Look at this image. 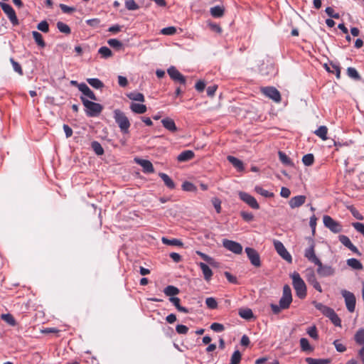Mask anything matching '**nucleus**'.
I'll return each mask as SVG.
<instances>
[{
	"mask_svg": "<svg viewBox=\"0 0 364 364\" xmlns=\"http://www.w3.org/2000/svg\"><path fill=\"white\" fill-rule=\"evenodd\" d=\"M176 331L178 334H186L188 331V328L182 324H178L176 327Z\"/></svg>",
	"mask_w": 364,
	"mask_h": 364,
	"instance_id": "nucleus-60",
	"label": "nucleus"
},
{
	"mask_svg": "<svg viewBox=\"0 0 364 364\" xmlns=\"http://www.w3.org/2000/svg\"><path fill=\"white\" fill-rule=\"evenodd\" d=\"M316 265L318 266L316 270L318 274L322 277H330L335 273V270L331 266L323 265L321 261L320 263H317Z\"/></svg>",
	"mask_w": 364,
	"mask_h": 364,
	"instance_id": "nucleus-15",
	"label": "nucleus"
},
{
	"mask_svg": "<svg viewBox=\"0 0 364 364\" xmlns=\"http://www.w3.org/2000/svg\"><path fill=\"white\" fill-rule=\"evenodd\" d=\"M161 33L163 34V35H166V36H171V35H173L176 33V27L174 26H168V27H166V28H164L161 31Z\"/></svg>",
	"mask_w": 364,
	"mask_h": 364,
	"instance_id": "nucleus-54",
	"label": "nucleus"
},
{
	"mask_svg": "<svg viewBox=\"0 0 364 364\" xmlns=\"http://www.w3.org/2000/svg\"><path fill=\"white\" fill-rule=\"evenodd\" d=\"M78 89L83 95L92 100H97L96 95L85 83L78 85Z\"/></svg>",
	"mask_w": 364,
	"mask_h": 364,
	"instance_id": "nucleus-17",
	"label": "nucleus"
},
{
	"mask_svg": "<svg viewBox=\"0 0 364 364\" xmlns=\"http://www.w3.org/2000/svg\"><path fill=\"white\" fill-rule=\"evenodd\" d=\"M195 154L193 151L186 150L182 151L178 156L177 160L181 162L188 161L193 159Z\"/></svg>",
	"mask_w": 364,
	"mask_h": 364,
	"instance_id": "nucleus-21",
	"label": "nucleus"
},
{
	"mask_svg": "<svg viewBox=\"0 0 364 364\" xmlns=\"http://www.w3.org/2000/svg\"><path fill=\"white\" fill-rule=\"evenodd\" d=\"M130 109L136 114H144L146 112L147 107L144 104L132 103Z\"/></svg>",
	"mask_w": 364,
	"mask_h": 364,
	"instance_id": "nucleus-22",
	"label": "nucleus"
},
{
	"mask_svg": "<svg viewBox=\"0 0 364 364\" xmlns=\"http://www.w3.org/2000/svg\"><path fill=\"white\" fill-rule=\"evenodd\" d=\"M300 346H301V348L303 351H312L313 350V348L309 344V341L305 338H302L300 339Z\"/></svg>",
	"mask_w": 364,
	"mask_h": 364,
	"instance_id": "nucleus-42",
	"label": "nucleus"
},
{
	"mask_svg": "<svg viewBox=\"0 0 364 364\" xmlns=\"http://www.w3.org/2000/svg\"><path fill=\"white\" fill-rule=\"evenodd\" d=\"M164 294L166 296H173L179 293V289L174 286H168L164 289Z\"/></svg>",
	"mask_w": 364,
	"mask_h": 364,
	"instance_id": "nucleus-38",
	"label": "nucleus"
},
{
	"mask_svg": "<svg viewBox=\"0 0 364 364\" xmlns=\"http://www.w3.org/2000/svg\"><path fill=\"white\" fill-rule=\"evenodd\" d=\"M80 100L85 107V112L88 117H97L102 112L103 107L100 104L90 101L84 97H80Z\"/></svg>",
	"mask_w": 364,
	"mask_h": 364,
	"instance_id": "nucleus-4",
	"label": "nucleus"
},
{
	"mask_svg": "<svg viewBox=\"0 0 364 364\" xmlns=\"http://www.w3.org/2000/svg\"><path fill=\"white\" fill-rule=\"evenodd\" d=\"M304 257L314 264L320 263V259L315 253V242L312 239H309V247L305 250Z\"/></svg>",
	"mask_w": 364,
	"mask_h": 364,
	"instance_id": "nucleus-8",
	"label": "nucleus"
},
{
	"mask_svg": "<svg viewBox=\"0 0 364 364\" xmlns=\"http://www.w3.org/2000/svg\"><path fill=\"white\" fill-rule=\"evenodd\" d=\"M353 227L364 236V224L361 223H353Z\"/></svg>",
	"mask_w": 364,
	"mask_h": 364,
	"instance_id": "nucleus-61",
	"label": "nucleus"
},
{
	"mask_svg": "<svg viewBox=\"0 0 364 364\" xmlns=\"http://www.w3.org/2000/svg\"><path fill=\"white\" fill-rule=\"evenodd\" d=\"M223 245L228 250L231 251L235 254L239 255L242 252V246L239 242L232 240L224 239L223 240Z\"/></svg>",
	"mask_w": 364,
	"mask_h": 364,
	"instance_id": "nucleus-12",
	"label": "nucleus"
},
{
	"mask_svg": "<svg viewBox=\"0 0 364 364\" xmlns=\"http://www.w3.org/2000/svg\"><path fill=\"white\" fill-rule=\"evenodd\" d=\"M242 355L239 350H235L232 355L230 364H239L241 361Z\"/></svg>",
	"mask_w": 364,
	"mask_h": 364,
	"instance_id": "nucleus-46",
	"label": "nucleus"
},
{
	"mask_svg": "<svg viewBox=\"0 0 364 364\" xmlns=\"http://www.w3.org/2000/svg\"><path fill=\"white\" fill-rule=\"evenodd\" d=\"M314 133L323 141L328 139V128L326 126H320Z\"/></svg>",
	"mask_w": 364,
	"mask_h": 364,
	"instance_id": "nucleus-26",
	"label": "nucleus"
},
{
	"mask_svg": "<svg viewBox=\"0 0 364 364\" xmlns=\"http://www.w3.org/2000/svg\"><path fill=\"white\" fill-rule=\"evenodd\" d=\"M323 222L325 227L333 233H339L343 230L342 225L329 215H324L323 218Z\"/></svg>",
	"mask_w": 364,
	"mask_h": 364,
	"instance_id": "nucleus-5",
	"label": "nucleus"
},
{
	"mask_svg": "<svg viewBox=\"0 0 364 364\" xmlns=\"http://www.w3.org/2000/svg\"><path fill=\"white\" fill-rule=\"evenodd\" d=\"M10 61L13 65L14 70L19 75H22L23 70L21 65L18 63L16 62L12 58L10 59Z\"/></svg>",
	"mask_w": 364,
	"mask_h": 364,
	"instance_id": "nucleus-55",
	"label": "nucleus"
},
{
	"mask_svg": "<svg viewBox=\"0 0 364 364\" xmlns=\"http://www.w3.org/2000/svg\"><path fill=\"white\" fill-rule=\"evenodd\" d=\"M348 210L351 213V214L353 215L354 218H355L357 220H363V216L360 213V212L353 205L349 206Z\"/></svg>",
	"mask_w": 364,
	"mask_h": 364,
	"instance_id": "nucleus-52",
	"label": "nucleus"
},
{
	"mask_svg": "<svg viewBox=\"0 0 364 364\" xmlns=\"http://www.w3.org/2000/svg\"><path fill=\"white\" fill-rule=\"evenodd\" d=\"M162 242L165 245H174V246H183V242L178 239L169 240L166 237H162Z\"/></svg>",
	"mask_w": 364,
	"mask_h": 364,
	"instance_id": "nucleus-41",
	"label": "nucleus"
},
{
	"mask_svg": "<svg viewBox=\"0 0 364 364\" xmlns=\"http://www.w3.org/2000/svg\"><path fill=\"white\" fill-rule=\"evenodd\" d=\"M1 318L11 326L16 325V321L11 314H3L1 315Z\"/></svg>",
	"mask_w": 364,
	"mask_h": 364,
	"instance_id": "nucleus-31",
	"label": "nucleus"
},
{
	"mask_svg": "<svg viewBox=\"0 0 364 364\" xmlns=\"http://www.w3.org/2000/svg\"><path fill=\"white\" fill-rule=\"evenodd\" d=\"M341 295L344 298L345 304L348 311L353 313L355 309L356 299L355 295L346 289L341 290Z\"/></svg>",
	"mask_w": 364,
	"mask_h": 364,
	"instance_id": "nucleus-6",
	"label": "nucleus"
},
{
	"mask_svg": "<svg viewBox=\"0 0 364 364\" xmlns=\"http://www.w3.org/2000/svg\"><path fill=\"white\" fill-rule=\"evenodd\" d=\"M228 160L230 163L232 164V166L236 168L238 171H243L244 170V165L241 160L237 159L235 156H228Z\"/></svg>",
	"mask_w": 364,
	"mask_h": 364,
	"instance_id": "nucleus-23",
	"label": "nucleus"
},
{
	"mask_svg": "<svg viewBox=\"0 0 364 364\" xmlns=\"http://www.w3.org/2000/svg\"><path fill=\"white\" fill-rule=\"evenodd\" d=\"M136 162L143 168L144 173H151L154 172V168L151 161L145 159H137Z\"/></svg>",
	"mask_w": 364,
	"mask_h": 364,
	"instance_id": "nucleus-18",
	"label": "nucleus"
},
{
	"mask_svg": "<svg viewBox=\"0 0 364 364\" xmlns=\"http://www.w3.org/2000/svg\"><path fill=\"white\" fill-rule=\"evenodd\" d=\"M127 97L133 101L144 102L145 101L144 96L141 92H133L127 95Z\"/></svg>",
	"mask_w": 364,
	"mask_h": 364,
	"instance_id": "nucleus-29",
	"label": "nucleus"
},
{
	"mask_svg": "<svg viewBox=\"0 0 364 364\" xmlns=\"http://www.w3.org/2000/svg\"><path fill=\"white\" fill-rule=\"evenodd\" d=\"M239 196L242 201L246 203L252 208L255 210H258L259 208V205L256 199L249 193L245 192H240Z\"/></svg>",
	"mask_w": 364,
	"mask_h": 364,
	"instance_id": "nucleus-13",
	"label": "nucleus"
},
{
	"mask_svg": "<svg viewBox=\"0 0 364 364\" xmlns=\"http://www.w3.org/2000/svg\"><path fill=\"white\" fill-rule=\"evenodd\" d=\"M291 278L292 279V285L296 296L301 299L306 298L307 294L306 286L300 274L294 272L291 274Z\"/></svg>",
	"mask_w": 364,
	"mask_h": 364,
	"instance_id": "nucleus-3",
	"label": "nucleus"
},
{
	"mask_svg": "<svg viewBox=\"0 0 364 364\" xmlns=\"http://www.w3.org/2000/svg\"><path fill=\"white\" fill-rule=\"evenodd\" d=\"M306 281L311 284L312 282L315 281L316 279L314 271L313 269H307L306 270Z\"/></svg>",
	"mask_w": 364,
	"mask_h": 364,
	"instance_id": "nucleus-49",
	"label": "nucleus"
},
{
	"mask_svg": "<svg viewBox=\"0 0 364 364\" xmlns=\"http://www.w3.org/2000/svg\"><path fill=\"white\" fill-rule=\"evenodd\" d=\"M245 252L251 264L255 267H261V260L259 253L252 247H246Z\"/></svg>",
	"mask_w": 364,
	"mask_h": 364,
	"instance_id": "nucleus-11",
	"label": "nucleus"
},
{
	"mask_svg": "<svg viewBox=\"0 0 364 364\" xmlns=\"http://www.w3.org/2000/svg\"><path fill=\"white\" fill-rule=\"evenodd\" d=\"M306 199V196L301 195L292 197L289 201V206L292 209L299 208L305 203Z\"/></svg>",
	"mask_w": 364,
	"mask_h": 364,
	"instance_id": "nucleus-16",
	"label": "nucleus"
},
{
	"mask_svg": "<svg viewBox=\"0 0 364 364\" xmlns=\"http://www.w3.org/2000/svg\"><path fill=\"white\" fill-rule=\"evenodd\" d=\"M32 35L38 46L43 48L45 46V42L42 35L39 32L35 31L32 32Z\"/></svg>",
	"mask_w": 364,
	"mask_h": 364,
	"instance_id": "nucleus-36",
	"label": "nucleus"
},
{
	"mask_svg": "<svg viewBox=\"0 0 364 364\" xmlns=\"http://www.w3.org/2000/svg\"><path fill=\"white\" fill-rule=\"evenodd\" d=\"M347 264L353 269L360 270L363 269L362 263L357 259L350 258L347 260Z\"/></svg>",
	"mask_w": 364,
	"mask_h": 364,
	"instance_id": "nucleus-30",
	"label": "nucleus"
},
{
	"mask_svg": "<svg viewBox=\"0 0 364 364\" xmlns=\"http://www.w3.org/2000/svg\"><path fill=\"white\" fill-rule=\"evenodd\" d=\"M306 362L307 364H329L330 359H316L313 358H306Z\"/></svg>",
	"mask_w": 364,
	"mask_h": 364,
	"instance_id": "nucleus-34",
	"label": "nucleus"
},
{
	"mask_svg": "<svg viewBox=\"0 0 364 364\" xmlns=\"http://www.w3.org/2000/svg\"><path fill=\"white\" fill-rule=\"evenodd\" d=\"M336 326H341V321L336 312L328 318Z\"/></svg>",
	"mask_w": 364,
	"mask_h": 364,
	"instance_id": "nucleus-57",
	"label": "nucleus"
},
{
	"mask_svg": "<svg viewBox=\"0 0 364 364\" xmlns=\"http://www.w3.org/2000/svg\"><path fill=\"white\" fill-rule=\"evenodd\" d=\"M113 114L114 121L117 124L121 132L124 134H129L131 123L125 113L119 109H116L114 110Z\"/></svg>",
	"mask_w": 364,
	"mask_h": 364,
	"instance_id": "nucleus-2",
	"label": "nucleus"
},
{
	"mask_svg": "<svg viewBox=\"0 0 364 364\" xmlns=\"http://www.w3.org/2000/svg\"><path fill=\"white\" fill-rule=\"evenodd\" d=\"M91 147L97 155L101 156L104 154V149L98 141H92L91 144Z\"/></svg>",
	"mask_w": 364,
	"mask_h": 364,
	"instance_id": "nucleus-37",
	"label": "nucleus"
},
{
	"mask_svg": "<svg viewBox=\"0 0 364 364\" xmlns=\"http://www.w3.org/2000/svg\"><path fill=\"white\" fill-rule=\"evenodd\" d=\"M198 265L203 272L205 280L209 282L213 276V271L206 264L203 262L198 263Z\"/></svg>",
	"mask_w": 364,
	"mask_h": 364,
	"instance_id": "nucleus-20",
	"label": "nucleus"
},
{
	"mask_svg": "<svg viewBox=\"0 0 364 364\" xmlns=\"http://www.w3.org/2000/svg\"><path fill=\"white\" fill-rule=\"evenodd\" d=\"M307 333L309 334V336L314 339H317L318 338V333H317V329H316V327L315 326H311V328H309L307 331Z\"/></svg>",
	"mask_w": 364,
	"mask_h": 364,
	"instance_id": "nucleus-63",
	"label": "nucleus"
},
{
	"mask_svg": "<svg viewBox=\"0 0 364 364\" xmlns=\"http://www.w3.org/2000/svg\"><path fill=\"white\" fill-rule=\"evenodd\" d=\"M98 53L101 55V57L103 58H108L112 56V50L106 46L101 47L99 49Z\"/></svg>",
	"mask_w": 364,
	"mask_h": 364,
	"instance_id": "nucleus-40",
	"label": "nucleus"
},
{
	"mask_svg": "<svg viewBox=\"0 0 364 364\" xmlns=\"http://www.w3.org/2000/svg\"><path fill=\"white\" fill-rule=\"evenodd\" d=\"M210 14L215 18H220L224 15L225 9L223 6H215L210 9Z\"/></svg>",
	"mask_w": 364,
	"mask_h": 364,
	"instance_id": "nucleus-28",
	"label": "nucleus"
},
{
	"mask_svg": "<svg viewBox=\"0 0 364 364\" xmlns=\"http://www.w3.org/2000/svg\"><path fill=\"white\" fill-rule=\"evenodd\" d=\"M347 74L350 77H351L354 80H359L360 79V76L359 73H358L356 69L354 68H351V67L348 68L347 69Z\"/></svg>",
	"mask_w": 364,
	"mask_h": 364,
	"instance_id": "nucleus-45",
	"label": "nucleus"
},
{
	"mask_svg": "<svg viewBox=\"0 0 364 364\" xmlns=\"http://www.w3.org/2000/svg\"><path fill=\"white\" fill-rule=\"evenodd\" d=\"M355 341L358 345H364V328H360L355 334Z\"/></svg>",
	"mask_w": 364,
	"mask_h": 364,
	"instance_id": "nucleus-32",
	"label": "nucleus"
},
{
	"mask_svg": "<svg viewBox=\"0 0 364 364\" xmlns=\"http://www.w3.org/2000/svg\"><path fill=\"white\" fill-rule=\"evenodd\" d=\"M240 215L242 218V219L247 222H250L254 219L253 214L249 212L242 211L240 213Z\"/></svg>",
	"mask_w": 364,
	"mask_h": 364,
	"instance_id": "nucleus-59",
	"label": "nucleus"
},
{
	"mask_svg": "<svg viewBox=\"0 0 364 364\" xmlns=\"http://www.w3.org/2000/svg\"><path fill=\"white\" fill-rule=\"evenodd\" d=\"M212 203L218 213L221 212V200L218 198H213L212 199Z\"/></svg>",
	"mask_w": 364,
	"mask_h": 364,
	"instance_id": "nucleus-58",
	"label": "nucleus"
},
{
	"mask_svg": "<svg viewBox=\"0 0 364 364\" xmlns=\"http://www.w3.org/2000/svg\"><path fill=\"white\" fill-rule=\"evenodd\" d=\"M56 26L59 31L63 33L68 35L71 33L70 28L65 23L59 21L57 23Z\"/></svg>",
	"mask_w": 364,
	"mask_h": 364,
	"instance_id": "nucleus-39",
	"label": "nucleus"
},
{
	"mask_svg": "<svg viewBox=\"0 0 364 364\" xmlns=\"http://www.w3.org/2000/svg\"><path fill=\"white\" fill-rule=\"evenodd\" d=\"M87 81L95 89H101L104 87L103 82L97 78H88Z\"/></svg>",
	"mask_w": 364,
	"mask_h": 364,
	"instance_id": "nucleus-35",
	"label": "nucleus"
},
{
	"mask_svg": "<svg viewBox=\"0 0 364 364\" xmlns=\"http://www.w3.org/2000/svg\"><path fill=\"white\" fill-rule=\"evenodd\" d=\"M238 314L242 318L249 320L254 317L252 311L249 308H242L238 311Z\"/></svg>",
	"mask_w": 364,
	"mask_h": 364,
	"instance_id": "nucleus-27",
	"label": "nucleus"
},
{
	"mask_svg": "<svg viewBox=\"0 0 364 364\" xmlns=\"http://www.w3.org/2000/svg\"><path fill=\"white\" fill-rule=\"evenodd\" d=\"M338 238L339 241L347 248H349L353 245L350 240L346 235H341Z\"/></svg>",
	"mask_w": 364,
	"mask_h": 364,
	"instance_id": "nucleus-53",
	"label": "nucleus"
},
{
	"mask_svg": "<svg viewBox=\"0 0 364 364\" xmlns=\"http://www.w3.org/2000/svg\"><path fill=\"white\" fill-rule=\"evenodd\" d=\"M159 176L164 181V184L170 189H174L175 188V183L173 181V180L166 174L164 173H159Z\"/></svg>",
	"mask_w": 364,
	"mask_h": 364,
	"instance_id": "nucleus-24",
	"label": "nucleus"
},
{
	"mask_svg": "<svg viewBox=\"0 0 364 364\" xmlns=\"http://www.w3.org/2000/svg\"><path fill=\"white\" fill-rule=\"evenodd\" d=\"M182 189L185 191L191 192H194L197 190L196 186L193 183L188 181H185L184 183H183Z\"/></svg>",
	"mask_w": 364,
	"mask_h": 364,
	"instance_id": "nucleus-48",
	"label": "nucleus"
},
{
	"mask_svg": "<svg viewBox=\"0 0 364 364\" xmlns=\"http://www.w3.org/2000/svg\"><path fill=\"white\" fill-rule=\"evenodd\" d=\"M125 6L129 11H135L139 8L134 0H126Z\"/></svg>",
	"mask_w": 364,
	"mask_h": 364,
	"instance_id": "nucleus-51",
	"label": "nucleus"
},
{
	"mask_svg": "<svg viewBox=\"0 0 364 364\" xmlns=\"http://www.w3.org/2000/svg\"><path fill=\"white\" fill-rule=\"evenodd\" d=\"M302 162L305 166H311L314 162V156L312 154H307L302 158Z\"/></svg>",
	"mask_w": 364,
	"mask_h": 364,
	"instance_id": "nucleus-44",
	"label": "nucleus"
},
{
	"mask_svg": "<svg viewBox=\"0 0 364 364\" xmlns=\"http://www.w3.org/2000/svg\"><path fill=\"white\" fill-rule=\"evenodd\" d=\"M274 246L277 253L286 261L291 263L292 257L289 252L287 250L283 243L279 240L274 241Z\"/></svg>",
	"mask_w": 364,
	"mask_h": 364,
	"instance_id": "nucleus-10",
	"label": "nucleus"
},
{
	"mask_svg": "<svg viewBox=\"0 0 364 364\" xmlns=\"http://www.w3.org/2000/svg\"><path fill=\"white\" fill-rule=\"evenodd\" d=\"M279 158L280 161L286 166H294V162L283 151H279L278 152Z\"/></svg>",
	"mask_w": 364,
	"mask_h": 364,
	"instance_id": "nucleus-25",
	"label": "nucleus"
},
{
	"mask_svg": "<svg viewBox=\"0 0 364 364\" xmlns=\"http://www.w3.org/2000/svg\"><path fill=\"white\" fill-rule=\"evenodd\" d=\"M326 14L333 18L338 19L340 18V15L338 13H336L334 9L332 7H327L325 10Z\"/></svg>",
	"mask_w": 364,
	"mask_h": 364,
	"instance_id": "nucleus-56",
	"label": "nucleus"
},
{
	"mask_svg": "<svg viewBox=\"0 0 364 364\" xmlns=\"http://www.w3.org/2000/svg\"><path fill=\"white\" fill-rule=\"evenodd\" d=\"M255 190L258 194H259L265 198H272L274 196L273 193H271V192L262 188L260 186H256Z\"/></svg>",
	"mask_w": 364,
	"mask_h": 364,
	"instance_id": "nucleus-43",
	"label": "nucleus"
},
{
	"mask_svg": "<svg viewBox=\"0 0 364 364\" xmlns=\"http://www.w3.org/2000/svg\"><path fill=\"white\" fill-rule=\"evenodd\" d=\"M0 6L3 11L7 15V17L13 26H17L19 24L16 12L11 5L4 2H0Z\"/></svg>",
	"mask_w": 364,
	"mask_h": 364,
	"instance_id": "nucleus-7",
	"label": "nucleus"
},
{
	"mask_svg": "<svg viewBox=\"0 0 364 364\" xmlns=\"http://www.w3.org/2000/svg\"><path fill=\"white\" fill-rule=\"evenodd\" d=\"M210 328L215 332H221L225 329L224 326L219 323H213Z\"/></svg>",
	"mask_w": 364,
	"mask_h": 364,
	"instance_id": "nucleus-62",
	"label": "nucleus"
},
{
	"mask_svg": "<svg viewBox=\"0 0 364 364\" xmlns=\"http://www.w3.org/2000/svg\"><path fill=\"white\" fill-rule=\"evenodd\" d=\"M313 304H314L315 308L316 309L319 310L323 314H325V311L328 308V306H325L323 304L318 303V302H316V301H314Z\"/></svg>",
	"mask_w": 364,
	"mask_h": 364,
	"instance_id": "nucleus-64",
	"label": "nucleus"
},
{
	"mask_svg": "<svg viewBox=\"0 0 364 364\" xmlns=\"http://www.w3.org/2000/svg\"><path fill=\"white\" fill-rule=\"evenodd\" d=\"M261 92L263 95L276 102H279L281 101L280 92L274 87H262Z\"/></svg>",
	"mask_w": 364,
	"mask_h": 364,
	"instance_id": "nucleus-9",
	"label": "nucleus"
},
{
	"mask_svg": "<svg viewBox=\"0 0 364 364\" xmlns=\"http://www.w3.org/2000/svg\"><path fill=\"white\" fill-rule=\"evenodd\" d=\"M331 65L333 69H330L329 66L327 64H325L324 67L328 72L335 73L337 79H340L341 78L340 67L335 64H331Z\"/></svg>",
	"mask_w": 364,
	"mask_h": 364,
	"instance_id": "nucleus-33",
	"label": "nucleus"
},
{
	"mask_svg": "<svg viewBox=\"0 0 364 364\" xmlns=\"http://www.w3.org/2000/svg\"><path fill=\"white\" fill-rule=\"evenodd\" d=\"M292 302V294L290 287L285 284L283 287L282 296L279 299V305L272 304L271 309L274 314H278L282 309H289Z\"/></svg>",
	"mask_w": 364,
	"mask_h": 364,
	"instance_id": "nucleus-1",
	"label": "nucleus"
},
{
	"mask_svg": "<svg viewBox=\"0 0 364 364\" xmlns=\"http://www.w3.org/2000/svg\"><path fill=\"white\" fill-rule=\"evenodd\" d=\"M107 43L111 47L116 48V49H121L122 48V43L121 41H119L117 39L115 38H111L107 41Z\"/></svg>",
	"mask_w": 364,
	"mask_h": 364,
	"instance_id": "nucleus-50",
	"label": "nucleus"
},
{
	"mask_svg": "<svg viewBox=\"0 0 364 364\" xmlns=\"http://www.w3.org/2000/svg\"><path fill=\"white\" fill-rule=\"evenodd\" d=\"M167 73L173 80L178 82L182 85L186 84V77L174 66L170 67L167 70Z\"/></svg>",
	"mask_w": 364,
	"mask_h": 364,
	"instance_id": "nucleus-14",
	"label": "nucleus"
},
{
	"mask_svg": "<svg viewBox=\"0 0 364 364\" xmlns=\"http://www.w3.org/2000/svg\"><path fill=\"white\" fill-rule=\"evenodd\" d=\"M161 123L165 129L171 132H175L178 129L173 119L169 117L163 119Z\"/></svg>",
	"mask_w": 364,
	"mask_h": 364,
	"instance_id": "nucleus-19",
	"label": "nucleus"
},
{
	"mask_svg": "<svg viewBox=\"0 0 364 364\" xmlns=\"http://www.w3.org/2000/svg\"><path fill=\"white\" fill-rule=\"evenodd\" d=\"M206 306L210 309H215L218 308V302L213 297H208L205 299Z\"/></svg>",
	"mask_w": 364,
	"mask_h": 364,
	"instance_id": "nucleus-47",
	"label": "nucleus"
}]
</instances>
